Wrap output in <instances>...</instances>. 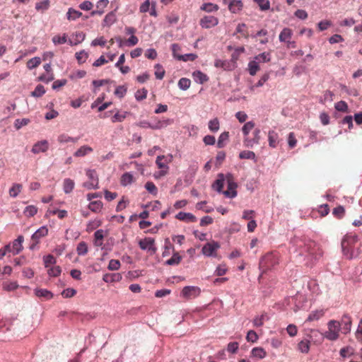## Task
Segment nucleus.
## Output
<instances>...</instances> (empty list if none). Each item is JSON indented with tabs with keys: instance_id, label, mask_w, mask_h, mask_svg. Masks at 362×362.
I'll list each match as a JSON object with an SVG mask.
<instances>
[{
	"instance_id": "6",
	"label": "nucleus",
	"mask_w": 362,
	"mask_h": 362,
	"mask_svg": "<svg viewBox=\"0 0 362 362\" xmlns=\"http://www.w3.org/2000/svg\"><path fill=\"white\" fill-rule=\"evenodd\" d=\"M155 240L152 238H145L144 239H141L139 241V245L140 248L143 250H148L151 252V254H154L156 252V247L154 246Z\"/></svg>"
},
{
	"instance_id": "50",
	"label": "nucleus",
	"mask_w": 362,
	"mask_h": 362,
	"mask_svg": "<svg viewBox=\"0 0 362 362\" xmlns=\"http://www.w3.org/2000/svg\"><path fill=\"white\" fill-rule=\"evenodd\" d=\"M220 124L218 118H214L209 122V129L211 132H216L219 129Z\"/></svg>"
},
{
	"instance_id": "25",
	"label": "nucleus",
	"mask_w": 362,
	"mask_h": 362,
	"mask_svg": "<svg viewBox=\"0 0 362 362\" xmlns=\"http://www.w3.org/2000/svg\"><path fill=\"white\" fill-rule=\"evenodd\" d=\"M278 134L274 132V130H271L269 132L268 134V140H269V145L272 147L275 148L278 144Z\"/></svg>"
},
{
	"instance_id": "42",
	"label": "nucleus",
	"mask_w": 362,
	"mask_h": 362,
	"mask_svg": "<svg viewBox=\"0 0 362 362\" xmlns=\"http://www.w3.org/2000/svg\"><path fill=\"white\" fill-rule=\"evenodd\" d=\"M228 138H229V133L228 132H224L221 133L218 139L217 146L218 148L224 147L225 142L228 140Z\"/></svg>"
},
{
	"instance_id": "57",
	"label": "nucleus",
	"mask_w": 362,
	"mask_h": 362,
	"mask_svg": "<svg viewBox=\"0 0 362 362\" xmlns=\"http://www.w3.org/2000/svg\"><path fill=\"white\" fill-rule=\"evenodd\" d=\"M45 93V89L42 85H37L35 90L31 93V95L34 97H40Z\"/></svg>"
},
{
	"instance_id": "22",
	"label": "nucleus",
	"mask_w": 362,
	"mask_h": 362,
	"mask_svg": "<svg viewBox=\"0 0 362 362\" xmlns=\"http://www.w3.org/2000/svg\"><path fill=\"white\" fill-rule=\"evenodd\" d=\"M324 315H325V310L322 309L312 311L309 314V315L307 318V321L311 322V321L317 320L320 318H321Z\"/></svg>"
},
{
	"instance_id": "61",
	"label": "nucleus",
	"mask_w": 362,
	"mask_h": 362,
	"mask_svg": "<svg viewBox=\"0 0 362 362\" xmlns=\"http://www.w3.org/2000/svg\"><path fill=\"white\" fill-rule=\"evenodd\" d=\"M255 127V123L252 121L246 122L242 128L243 133L247 136L250 132Z\"/></svg>"
},
{
	"instance_id": "54",
	"label": "nucleus",
	"mask_w": 362,
	"mask_h": 362,
	"mask_svg": "<svg viewBox=\"0 0 362 362\" xmlns=\"http://www.w3.org/2000/svg\"><path fill=\"white\" fill-rule=\"evenodd\" d=\"M145 189L153 195H156L158 193V189L153 182H147L145 184Z\"/></svg>"
},
{
	"instance_id": "59",
	"label": "nucleus",
	"mask_w": 362,
	"mask_h": 362,
	"mask_svg": "<svg viewBox=\"0 0 362 362\" xmlns=\"http://www.w3.org/2000/svg\"><path fill=\"white\" fill-rule=\"evenodd\" d=\"M206 202H200L196 204V208L198 210H202L205 213H211L214 209L211 206H205Z\"/></svg>"
},
{
	"instance_id": "39",
	"label": "nucleus",
	"mask_w": 362,
	"mask_h": 362,
	"mask_svg": "<svg viewBox=\"0 0 362 362\" xmlns=\"http://www.w3.org/2000/svg\"><path fill=\"white\" fill-rule=\"evenodd\" d=\"M22 185L21 184H14L9 189V195L11 197H16L18 195V194L21 192L22 189Z\"/></svg>"
},
{
	"instance_id": "16",
	"label": "nucleus",
	"mask_w": 362,
	"mask_h": 362,
	"mask_svg": "<svg viewBox=\"0 0 362 362\" xmlns=\"http://www.w3.org/2000/svg\"><path fill=\"white\" fill-rule=\"evenodd\" d=\"M225 182H226V175L222 173L218 174L217 180L214 182L212 185L213 189L218 192H223L222 189L223 188Z\"/></svg>"
},
{
	"instance_id": "37",
	"label": "nucleus",
	"mask_w": 362,
	"mask_h": 362,
	"mask_svg": "<svg viewBox=\"0 0 362 362\" xmlns=\"http://www.w3.org/2000/svg\"><path fill=\"white\" fill-rule=\"evenodd\" d=\"M218 8L219 7L217 4L212 3H205L201 6V10L209 13L217 11Z\"/></svg>"
},
{
	"instance_id": "4",
	"label": "nucleus",
	"mask_w": 362,
	"mask_h": 362,
	"mask_svg": "<svg viewBox=\"0 0 362 362\" xmlns=\"http://www.w3.org/2000/svg\"><path fill=\"white\" fill-rule=\"evenodd\" d=\"M328 330L325 332L324 336L326 339L334 341L339 337L341 329V323L339 321L332 320L327 323Z\"/></svg>"
},
{
	"instance_id": "36",
	"label": "nucleus",
	"mask_w": 362,
	"mask_h": 362,
	"mask_svg": "<svg viewBox=\"0 0 362 362\" xmlns=\"http://www.w3.org/2000/svg\"><path fill=\"white\" fill-rule=\"evenodd\" d=\"M66 16L69 21H75L82 16V13L72 8H70L68 10Z\"/></svg>"
},
{
	"instance_id": "13",
	"label": "nucleus",
	"mask_w": 362,
	"mask_h": 362,
	"mask_svg": "<svg viewBox=\"0 0 362 362\" xmlns=\"http://www.w3.org/2000/svg\"><path fill=\"white\" fill-rule=\"evenodd\" d=\"M24 240V238L22 235H19L17 239L14 240L12 243V254L13 255L19 254L22 250L23 249V242Z\"/></svg>"
},
{
	"instance_id": "8",
	"label": "nucleus",
	"mask_w": 362,
	"mask_h": 362,
	"mask_svg": "<svg viewBox=\"0 0 362 362\" xmlns=\"http://www.w3.org/2000/svg\"><path fill=\"white\" fill-rule=\"evenodd\" d=\"M201 290L197 286H185L182 290V296L186 299H192L198 296Z\"/></svg>"
},
{
	"instance_id": "32",
	"label": "nucleus",
	"mask_w": 362,
	"mask_h": 362,
	"mask_svg": "<svg viewBox=\"0 0 362 362\" xmlns=\"http://www.w3.org/2000/svg\"><path fill=\"white\" fill-rule=\"evenodd\" d=\"M236 33L240 34V36L238 37L239 38L242 37L247 39L249 37L247 28L245 23H239L237 25Z\"/></svg>"
},
{
	"instance_id": "5",
	"label": "nucleus",
	"mask_w": 362,
	"mask_h": 362,
	"mask_svg": "<svg viewBox=\"0 0 362 362\" xmlns=\"http://www.w3.org/2000/svg\"><path fill=\"white\" fill-rule=\"evenodd\" d=\"M226 183L228 185V189L223 192V194L230 198H233L237 196L236 188L238 187L235 179L232 174L227 173L226 175Z\"/></svg>"
},
{
	"instance_id": "46",
	"label": "nucleus",
	"mask_w": 362,
	"mask_h": 362,
	"mask_svg": "<svg viewBox=\"0 0 362 362\" xmlns=\"http://www.w3.org/2000/svg\"><path fill=\"white\" fill-rule=\"evenodd\" d=\"M191 85V81L187 78H181L178 81V87L183 90H187Z\"/></svg>"
},
{
	"instance_id": "49",
	"label": "nucleus",
	"mask_w": 362,
	"mask_h": 362,
	"mask_svg": "<svg viewBox=\"0 0 362 362\" xmlns=\"http://www.w3.org/2000/svg\"><path fill=\"white\" fill-rule=\"evenodd\" d=\"M41 63V59L40 57H33L29 59L27 62V67L29 69H33L38 66Z\"/></svg>"
},
{
	"instance_id": "40",
	"label": "nucleus",
	"mask_w": 362,
	"mask_h": 362,
	"mask_svg": "<svg viewBox=\"0 0 362 362\" xmlns=\"http://www.w3.org/2000/svg\"><path fill=\"white\" fill-rule=\"evenodd\" d=\"M182 259V257L177 253H173V256L166 261L165 264L168 265L178 264Z\"/></svg>"
},
{
	"instance_id": "63",
	"label": "nucleus",
	"mask_w": 362,
	"mask_h": 362,
	"mask_svg": "<svg viewBox=\"0 0 362 362\" xmlns=\"http://www.w3.org/2000/svg\"><path fill=\"white\" fill-rule=\"evenodd\" d=\"M258 4L262 11H267L269 9L270 4L268 0H254Z\"/></svg>"
},
{
	"instance_id": "15",
	"label": "nucleus",
	"mask_w": 362,
	"mask_h": 362,
	"mask_svg": "<svg viewBox=\"0 0 362 362\" xmlns=\"http://www.w3.org/2000/svg\"><path fill=\"white\" fill-rule=\"evenodd\" d=\"M108 4H109L108 0L98 1L96 4V9L91 12V13H90L91 16H95V15L101 16L104 13L105 8L107 7Z\"/></svg>"
},
{
	"instance_id": "3",
	"label": "nucleus",
	"mask_w": 362,
	"mask_h": 362,
	"mask_svg": "<svg viewBox=\"0 0 362 362\" xmlns=\"http://www.w3.org/2000/svg\"><path fill=\"white\" fill-rule=\"evenodd\" d=\"M279 259L278 254L269 252L261 258L259 267L262 271V273H264L279 264Z\"/></svg>"
},
{
	"instance_id": "20",
	"label": "nucleus",
	"mask_w": 362,
	"mask_h": 362,
	"mask_svg": "<svg viewBox=\"0 0 362 362\" xmlns=\"http://www.w3.org/2000/svg\"><path fill=\"white\" fill-rule=\"evenodd\" d=\"M93 149L87 145H84L81 146L74 153V156L75 157H83L86 155L92 153Z\"/></svg>"
},
{
	"instance_id": "18",
	"label": "nucleus",
	"mask_w": 362,
	"mask_h": 362,
	"mask_svg": "<svg viewBox=\"0 0 362 362\" xmlns=\"http://www.w3.org/2000/svg\"><path fill=\"white\" fill-rule=\"evenodd\" d=\"M175 218L177 219H178L180 221H182L192 222V223L197 221V218L195 217V216H194L191 213H186V212L180 211L175 216Z\"/></svg>"
},
{
	"instance_id": "43",
	"label": "nucleus",
	"mask_w": 362,
	"mask_h": 362,
	"mask_svg": "<svg viewBox=\"0 0 362 362\" xmlns=\"http://www.w3.org/2000/svg\"><path fill=\"white\" fill-rule=\"evenodd\" d=\"M37 212V208L35 206L30 205L25 207L23 214L27 217H33Z\"/></svg>"
},
{
	"instance_id": "2",
	"label": "nucleus",
	"mask_w": 362,
	"mask_h": 362,
	"mask_svg": "<svg viewBox=\"0 0 362 362\" xmlns=\"http://www.w3.org/2000/svg\"><path fill=\"white\" fill-rule=\"evenodd\" d=\"M291 244L295 247V252H299L300 255H304L305 253L313 255L316 246L315 242L305 236L295 235L291 239Z\"/></svg>"
},
{
	"instance_id": "31",
	"label": "nucleus",
	"mask_w": 362,
	"mask_h": 362,
	"mask_svg": "<svg viewBox=\"0 0 362 362\" xmlns=\"http://www.w3.org/2000/svg\"><path fill=\"white\" fill-rule=\"evenodd\" d=\"M57 141L60 144H66L69 142L76 143L78 141V138L69 136L66 134H62L58 136Z\"/></svg>"
},
{
	"instance_id": "28",
	"label": "nucleus",
	"mask_w": 362,
	"mask_h": 362,
	"mask_svg": "<svg viewBox=\"0 0 362 362\" xmlns=\"http://www.w3.org/2000/svg\"><path fill=\"white\" fill-rule=\"evenodd\" d=\"M49 0H42V1L36 3L35 9L39 12L44 13L49 9Z\"/></svg>"
},
{
	"instance_id": "48",
	"label": "nucleus",
	"mask_w": 362,
	"mask_h": 362,
	"mask_svg": "<svg viewBox=\"0 0 362 362\" xmlns=\"http://www.w3.org/2000/svg\"><path fill=\"white\" fill-rule=\"evenodd\" d=\"M76 252L78 255H85L88 252L87 244L83 241L80 242L77 245Z\"/></svg>"
},
{
	"instance_id": "64",
	"label": "nucleus",
	"mask_w": 362,
	"mask_h": 362,
	"mask_svg": "<svg viewBox=\"0 0 362 362\" xmlns=\"http://www.w3.org/2000/svg\"><path fill=\"white\" fill-rule=\"evenodd\" d=\"M147 93L148 91L145 88L138 90L135 93V98L139 101L142 100L146 98Z\"/></svg>"
},
{
	"instance_id": "52",
	"label": "nucleus",
	"mask_w": 362,
	"mask_h": 362,
	"mask_svg": "<svg viewBox=\"0 0 362 362\" xmlns=\"http://www.w3.org/2000/svg\"><path fill=\"white\" fill-rule=\"evenodd\" d=\"M267 319L268 317L266 314H262L260 316H257L254 319L253 325L255 327H261Z\"/></svg>"
},
{
	"instance_id": "58",
	"label": "nucleus",
	"mask_w": 362,
	"mask_h": 362,
	"mask_svg": "<svg viewBox=\"0 0 362 362\" xmlns=\"http://www.w3.org/2000/svg\"><path fill=\"white\" fill-rule=\"evenodd\" d=\"M52 42L55 45L64 44L67 42V35L66 34L63 36L55 35L52 37Z\"/></svg>"
},
{
	"instance_id": "45",
	"label": "nucleus",
	"mask_w": 362,
	"mask_h": 362,
	"mask_svg": "<svg viewBox=\"0 0 362 362\" xmlns=\"http://www.w3.org/2000/svg\"><path fill=\"white\" fill-rule=\"evenodd\" d=\"M35 293V295L38 297H44L47 299H50L52 298V293L47 289H36Z\"/></svg>"
},
{
	"instance_id": "19",
	"label": "nucleus",
	"mask_w": 362,
	"mask_h": 362,
	"mask_svg": "<svg viewBox=\"0 0 362 362\" xmlns=\"http://www.w3.org/2000/svg\"><path fill=\"white\" fill-rule=\"evenodd\" d=\"M293 36V30L288 28H285L280 33L279 38L280 42L286 43L289 40H291Z\"/></svg>"
},
{
	"instance_id": "29",
	"label": "nucleus",
	"mask_w": 362,
	"mask_h": 362,
	"mask_svg": "<svg viewBox=\"0 0 362 362\" xmlns=\"http://www.w3.org/2000/svg\"><path fill=\"white\" fill-rule=\"evenodd\" d=\"M255 61H257L258 64L259 63H265L269 62L271 60V54L270 52H262L254 57Z\"/></svg>"
},
{
	"instance_id": "60",
	"label": "nucleus",
	"mask_w": 362,
	"mask_h": 362,
	"mask_svg": "<svg viewBox=\"0 0 362 362\" xmlns=\"http://www.w3.org/2000/svg\"><path fill=\"white\" fill-rule=\"evenodd\" d=\"M30 122V119L27 118L23 119H17L15 120L14 126L16 129H21L22 127L28 124Z\"/></svg>"
},
{
	"instance_id": "47",
	"label": "nucleus",
	"mask_w": 362,
	"mask_h": 362,
	"mask_svg": "<svg viewBox=\"0 0 362 362\" xmlns=\"http://www.w3.org/2000/svg\"><path fill=\"white\" fill-rule=\"evenodd\" d=\"M269 73H265L264 74H263L262 76L260 78V79L258 81V82L255 85L251 86V88H250L251 90H254V89L255 88L262 86L264 84V83H266L269 80Z\"/></svg>"
},
{
	"instance_id": "12",
	"label": "nucleus",
	"mask_w": 362,
	"mask_h": 362,
	"mask_svg": "<svg viewBox=\"0 0 362 362\" xmlns=\"http://www.w3.org/2000/svg\"><path fill=\"white\" fill-rule=\"evenodd\" d=\"M254 137L250 139L249 138H245L244 139V144L247 147H252L254 144H258L260 140V129H255L253 132Z\"/></svg>"
},
{
	"instance_id": "14",
	"label": "nucleus",
	"mask_w": 362,
	"mask_h": 362,
	"mask_svg": "<svg viewBox=\"0 0 362 362\" xmlns=\"http://www.w3.org/2000/svg\"><path fill=\"white\" fill-rule=\"evenodd\" d=\"M86 37V35L84 33L79 31L76 32L71 35V38H70L68 41L69 44L71 46L76 45L81 42H82Z\"/></svg>"
},
{
	"instance_id": "41",
	"label": "nucleus",
	"mask_w": 362,
	"mask_h": 362,
	"mask_svg": "<svg viewBox=\"0 0 362 362\" xmlns=\"http://www.w3.org/2000/svg\"><path fill=\"white\" fill-rule=\"evenodd\" d=\"M128 115H129V112H117L112 117V122L113 123L121 122L124 120V119L127 117V116Z\"/></svg>"
},
{
	"instance_id": "53",
	"label": "nucleus",
	"mask_w": 362,
	"mask_h": 362,
	"mask_svg": "<svg viewBox=\"0 0 362 362\" xmlns=\"http://www.w3.org/2000/svg\"><path fill=\"white\" fill-rule=\"evenodd\" d=\"M197 58V55L195 54H181L180 56H178L177 60L183 61V62H187V61L193 62Z\"/></svg>"
},
{
	"instance_id": "35",
	"label": "nucleus",
	"mask_w": 362,
	"mask_h": 362,
	"mask_svg": "<svg viewBox=\"0 0 362 362\" xmlns=\"http://www.w3.org/2000/svg\"><path fill=\"white\" fill-rule=\"evenodd\" d=\"M298 349L303 354H308L310 350V341L307 339L302 340L298 344Z\"/></svg>"
},
{
	"instance_id": "38",
	"label": "nucleus",
	"mask_w": 362,
	"mask_h": 362,
	"mask_svg": "<svg viewBox=\"0 0 362 362\" xmlns=\"http://www.w3.org/2000/svg\"><path fill=\"white\" fill-rule=\"evenodd\" d=\"M122 278L119 274H106L103 276V281L108 282H113L115 281H119Z\"/></svg>"
},
{
	"instance_id": "9",
	"label": "nucleus",
	"mask_w": 362,
	"mask_h": 362,
	"mask_svg": "<svg viewBox=\"0 0 362 362\" xmlns=\"http://www.w3.org/2000/svg\"><path fill=\"white\" fill-rule=\"evenodd\" d=\"M218 18L213 16H204L200 19L199 24L203 28H211L218 24Z\"/></svg>"
},
{
	"instance_id": "23",
	"label": "nucleus",
	"mask_w": 362,
	"mask_h": 362,
	"mask_svg": "<svg viewBox=\"0 0 362 362\" xmlns=\"http://www.w3.org/2000/svg\"><path fill=\"white\" fill-rule=\"evenodd\" d=\"M340 323L341 326L343 325L342 329L344 330V333L346 334L350 332L351 327V320L349 316L344 315Z\"/></svg>"
},
{
	"instance_id": "33",
	"label": "nucleus",
	"mask_w": 362,
	"mask_h": 362,
	"mask_svg": "<svg viewBox=\"0 0 362 362\" xmlns=\"http://www.w3.org/2000/svg\"><path fill=\"white\" fill-rule=\"evenodd\" d=\"M268 32L265 29H262L258 31L252 37L256 38L257 37H261L262 38L259 40V42L262 45H265L268 42V37H267Z\"/></svg>"
},
{
	"instance_id": "7",
	"label": "nucleus",
	"mask_w": 362,
	"mask_h": 362,
	"mask_svg": "<svg viewBox=\"0 0 362 362\" xmlns=\"http://www.w3.org/2000/svg\"><path fill=\"white\" fill-rule=\"evenodd\" d=\"M220 247V244L217 242L213 241L207 243L202 247V253L207 257L216 256V251Z\"/></svg>"
},
{
	"instance_id": "30",
	"label": "nucleus",
	"mask_w": 362,
	"mask_h": 362,
	"mask_svg": "<svg viewBox=\"0 0 362 362\" xmlns=\"http://www.w3.org/2000/svg\"><path fill=\"white\" fill-rule=\"evenodd\" d=\"M94 245L96 247H100L103 245V238H104V231L103 230H98L94 233Z\"/></svg>"
},
{
	"instance_id": "17",
	"label": "nucleus",
	"mask_w": 362,
	"mask_h": 362,
	"mask_svg": "<svg viewBox=\"0 0 362 362\" xmlns=\"http://www.w3.org/2000/svg\"><path fill=\"white\" fill-rule=\"evenodd\" d=\"M48 234V228L46 226H42L37 230L32 235V241L39 243L40 238L45 237Z\"/></svg>"
},
{
	"instance_id": "11",
	"label": "nucleus",
	"mask_w": 362,
	"mask_h": 362,
	"mask_svg": "<svg viewBox=\"0 0 362 362\" xmlns=\"http://www.w3.org/2000/svg\"><path fill=\"white\" fill-rule=\"evenodd\" d=\"M48 141L47 140H42L35 144L32 148L31 151L35 154H37L41 152H46L48 150Z\"/></svg>"
},
{
	"instance_id": "24",
	"label": "nucleus",
	"mask_w": 362,
	"mask_h": 362,
	"mask_svg": "<svg viewBox=\"0 0 362 362\" xmlns=\"http://www.w3.org/2000/svg\"><path fill=\"white\" fill-rule=\"evenodd\" d=\"M75 186L74 181L70 178L64 179L63 182V189L66 194H69L72 192Z\"/></svg>"
},
{
	"instance_id": "10",
	"label": "nucleus",
	"mask_w": 362,
	"mask_h": 362,
	"mask_svg": "<svg viewBox=\"0 0 362 362\" xmlns=\"http://www.w3.org/2000/svg\"><path fill=\"white\" fill-rule=\"evenodd\" d=\"M225 5H228L229 11L233 13H237L242 10L243 4L240 0H223Z\"/></svg>"
},
{
	"instance_id": "56",
	"label": "nucleus",
	"mask_w": 362,
	"mask_h": 362,
	"mask_svg": "<svg viewBox=\"0 0 362 362\" xmlns=\"http://www.w3.org/2000/svg\"><path fill=\"white\" fill-rule=\"evenodd\" d=\"M239 157L241 159H255V153L250 151H243L240 153Z\"/></svg>"
},
{
	"instance_id": "34",
	"label": "nucleus",
	"mask_w": 362,
	"mask_h": 362,
	"mask_svg": "<svg viewBox=\"0 0 362 362\" xmlns=\"http://www.w3.org/2000/svg\"><path fill=\"white\" fill-rule=\"evenodd\" d=\"M259 66L257 61L254 59L250 61L248 64V71L251 76H255L259 70Z\"/></svg>"
},
{
	"instance_id": "21",
	"label": "nucleus",
	"mask_w": 362,
	"mask_h": 362,
	"mask_svg": "<svg viewBox=\"0 0 362 362\" xmlns=\"http://www.w3.org/2000/svg\"><path fill=\"white\" fill-rule=\"evenodd\" d=\"M194 80L199 83L203 84L209 80V77L201 71H194L192 74Z\"/></svg>"
},
{
	"instance_id": "1",
	"label": "nucleus",
	"mask_w": 362,
	"mask_h": 362,
	"mask_svg": "<svg viewBox=\"0 0 362 362\" xmlns=\"http://www.w3.org/2000/svg\"><path fill=\"white\" fill-rule=\"evenodd\" d=\"M358 237L355 235H346L341 240V248L347 259L356 257L360 254Z\"/></svg>"
},
{
	"instance_id": "44",
	"label": "nucleus",
	"mask_w": 362,
	"mask_h": 362,
	"mask_svg": "<svg viewBox=\"0 0 362 362\" xmlns=\"http://www.w3.org/2000/svg\"><path fill=\"white\" fill-rule=\"evenodd\" d=\"M103 208V203L100 201L91 202L88 205V209L93 212H99Z\"/></svg>"
},
{
	"instance_id": "62",
	"label": "nucleus",
	"mask_w": 362,
	"mask_h": 362,
	"mask_svg": "<svg viewBox=\"0 0 362 362\" xmlns=\"http://www.w3.org/2000/svg\"><path fill=\"white\" fill-rule=\"evenodd\" d=\"M155 76L156 78L160 80L163 79L165 75V70L163 69L162 66L158 64L155 66Z\"/></svg>"
},
{
	"instance_id": "26",
	"label": "nucleus",
	"mask_w": 362,
	"mask_h": 362,
	"mask_svg": "<svg viewBox=\"0 0 362 362\" xmlns=\"http://www.w3.org/2000/svg\"><path fill=\"white\" fill-rule=\"evenodd\" d=\"M116 20L117 18L115 12L111 11L105 16L103 25V26H110L116 21Z\"/></svg>"
},
{
	"instance_id": "55",
	"label": "nucleus",
	"mask_w": 362,
	"mask_h": 362,
	"mask_svg": "<svg viewBox=\"0 0 362 362\" xmlns=\"http://www.w3.org/2000/svg\"><path fill=\"white\" fill-rule=\"evenodd\" d=\"M132 181L133 175L129 173H124L121 177V184L124 186L131 184Z\"/></svg>"
},
{
	"instance_id": "51",
	"label": "nucleus",
	"mask_w": 362,
	"mask_h": 362,
	"mask_svg": "<svg viewBox=\"0 0 362 362\" xmlns=\"http://www.w3.org/2000/svg\"><path fill=\"white\" fill-rule=\"evenodd\" d=\"M335 109L339 112H348V105L345 101L341 100L337 103L334 105Z\"/></svg>"
},
{
	"instance_id": "27",
	"label": "nucleus",
	"mask_w": 362,
	"mask_h": 362,
	"mask_svg": "<svg viewBox=\"0 0 362 362\" xmlns=\"http://www.w3.org/2000/svg\"><path fill=\"white\" fill-rule=\"evenodd\" d=\"M251 355L253 357L262 359L267 356V352L262 347H255L251 351Z\"/></svg>"
}]
</instances>
